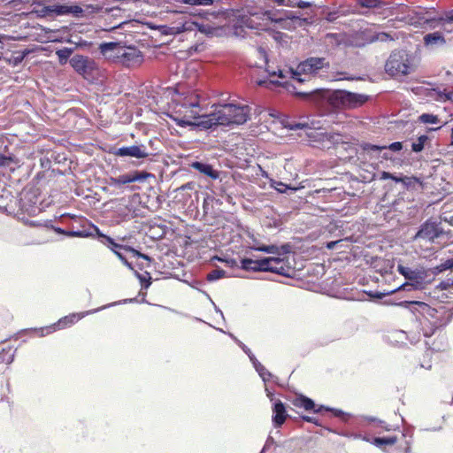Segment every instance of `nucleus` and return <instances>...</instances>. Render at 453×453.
Wrapping results in <instances>:
<instances>
[{"label": "nucleus", "instance_id": "f257e3e1", "mask_svg": "<svg viewBox=\"0 0 453 453\" xmlns=\"http://www.w3.org/2000/svg\"><path fill=\"white\" fill-rule=\"evenodd\" d=\"M396 305L408 310L419 324V329L424 337L429 338L447 326L449 319L444 318V312L431 307L426 303L417 300L401 301Z\"/></svg>", "mask_w": 453, "mask_h": 453}, {"label": "nucleus", "instance_id": "f03ea898", "mask_svg": "<svg viewBox=\"0 0 453 453\" xmlns=\"http://www.w3.org/2000/svg\"><path fill=\"white\" fill-rule=\"evenodd\" d=\"M98 50L105 58L126 67L140 65L144 60L138 47L122 41L103 42L98 45Z\"/></svg>", "mask_w": 453, "mask_h": 453}, {"label": "nucleus", "instance_id": "7ed1b4c3", "mask_svg": "<svg viewBox=\"0 0 453 453\" xmlns=\"http://www.w3.org/2000/svg\"><path fill=\"white\" fill-rule=\"evenodd\" d=\"M250 111L251 108L248 104H224L220 109L207 113L211 124L210 132L219 127H231L245 124L250 119Z\"/></svg>", "mask_w": 453, "mask_h": 453}, {"label": "nucleus", "instance_id": "20e7f679", "mask_svg": "<svg viewBox=\"0 0 453 453\" xmlns=\"http://www.w3.org/2000/svg\"><path fill=\"white\" fill-rule=\"evenodd\" d=\"M293 404L297 408H302L306 411H310L314 414L329 412V417L337 418L341 424L346 426L356 428L360 425L358 418L353 414L346 412L342 409L330 407L325 404H317L313 399L303 394L296 395L293 400Z\"/></svg>", "mask_w": 453, "mask_h": 453}, {"label": "nucleus", "instance_id": "39448f33", "mask_svg": "<svg viewBox=\"0 0 453 453\" xmlns=\"http://www.w3.org/2000/svg\"><path fill=\"white\" fill-rule=\"evenodd\" d=\"M396 271L405 280L403 283L396 288L397 291L422 290L431 282L430 268H426L420 265L410 266L408 264H404L402 259H399Z\"/></svg>", "mask_w": 453, "mask_h": 453}, {"label": "nucleus", "instance_id": "423d86ee", "mask_svg": "<svg viewBox=\"0 0 453 453\" xmlns=\"http://www.w3.org/2000/svg\"><path fill=\"white\" fill-rule=\"evenodd\" d=\"M330 67L329 60L324 57H308L295 68L289 67L288 72L291 80L303 84L319 76L320 73H328Z\"/></svg>", "mask_w": 453, "mask_h": 453}, {"label": "nucleus", "instance_id": "0eeeda50", "mask_svg": "<svg viewBox=\"0 0 453 453\" xmlns=\"http://www.w3.org/2000/svg\"><path fill=\"white\" fill-rule=\"evenodd\" d=\"M58 222L65 226L68 237L94 238L98 240L103 232L87 218L71 213H63L58 217Z\"/></svg>", "mask_w": 453, "mask_h": 453}, {"label": "nucleus", "instance_id": "6e6552de", "mask_svg": "<svg viewBox=\"0 0 453 453\" xmlns=\"http://www.w3.org/2000/svg\"><path fill=\"white\" fill-rule=\"evenodd\" d=\"M101 311V307L96 309L88 310L83 312H73L70 313L69 315L64 316L61 319H59L57 322L53 323L50 326H42V327H34V328H27L19 331L18 334L23 335L27 334H35L36 335L40 337H43L45 335L50 334L57 330H62L67 327L72 326L75 323H77L81 319L85 318L88 315L96 313Z\"/></svg>", "mask_w": 453, "mask_h": 453}, {"label": "nucleus", "instance_id": "1a4fd4ad", "mask_svg": "<svg viewBox=\"0 0 453 453\" xmlns=\"http://www.w3.org/2000/svg\"><path fill=\"white\" fill-rule=\"evenodd\" d=\"M51 203L52 200L47 203L43 200L40 201L39 189L34 187L25 188L20 193L19 199V210L27 213L28 216L37 215Z\"/></svg>", "mask_w": 453, "mask_h": 453}, {"label": "nucleus", "instance_id": "9d476101", "mask_svg": "<svg viewBox=\"0 0 453 453\" xmlns=\"http://www.w3.org/2000/svg\"><path fill=\"white\" fill-rule=\"evenodd\" d=\"M411 71L410 57L406 51L394 50L390 53L385 64L387 74L390 77H400L410 74Z\"/></svg>", "mask_w": 453, "mask_h": 453}, {"label": "nucleus", "instance_id": "9b49d317", "mask_svg": "<svg viewBox=\"0 0 453 453\" xmlns=\"http://www.w3.org/2000/svg\"><path fill=\"white\" fill-rule=\"evenodd\" d=\"M397 7L401 8L400 12L402 13L405 14L403 19L408 24L419 28L428 27L434 29L436 27L437 19H435V17H427V11L424 9H410L407 5L403 4H397Z\"/></svg>", "mask_w": 453, "mask_h": 453}, {"label": "nucleus", "instance_id": "f8f14e48", "mask_svg": "<svg viewBox=\"0 0 453 453\" xmlns=\"http://www.w3.org/2000/svg\"><path fill=\"white\" fill-rule=\"evenodd\" d=\"M447 232L441 226V221L435 218H428L418 226L413 239L434 242L435 240L445 235Z\"/></svg>", "mask_w": 453, "mask_h": 453}, {"label": "nucleus", "instance_id": "ddd939ff", "mask_svg": "<svg viewBox=\"0 0 453 453\" xmlns=\"http://www.w3.org/2000/svg\"><path fill=\"white\" fill-rule=\"evenodd\" d=\"M70 65L76 73L87 81H93L98 71L96 61L81 54H75L70 59Z\"/></svg>", "mask_w": 453, "mask_h": 453}, {"label": "nucleus", "instance_id": "4468645a", "mask_svg": "<svg viewBox=\"0 0 453 453\" xmlns=\"http://www.w3.org/2000/svg\"><path fill=\"white\" fill-rule=\"evenodd\" d=\"M112 153L121 158H134L135 160L132 164L135 166L141 165L145 159L153 155L148 151L147 146L143 143L119 147L114 149Z\"/></svg>", "mask_w": 453, "mask_h": 453}, {"label": "nucleus", "instance_id": "2eb2a0df", "mask_svg": "<svg viewBox=\"0 0 453 453\" xmlns=\"http://www.w3.org/2000/svg\"><path fill=\"white\" fill-rule=\"evenodd\" d=\"M168 117L181 128H188L191 131H206L210 132V123L208 121L207 113L202 115H194V120L188 119L186 116L175 117L168 115Z\"/></svg>", "mask_w": 453, "mask_h": 453}, {"label": "nucleus", "instance_id": "dca6fc26", "mask_svg": "<svg viewBox=\"0 0 453 453\" xmlns=\"http://www.w3.org/2000/svg\"><path fill=\"white\" fill-rule=\"evenodd\" d=\"M150 176H151V174L143 171H133L121 174L118 177H111L109 179L108 185L111 188H120L122 186L129 183L143 181Z\"/></svg>", "mask_w": 453, "mask_h": 453}, {"label": "nucleus", "instance_id": "f3484780", "mask_svg": "<svg viewBox=\"0 0 453 453\" xmlns=\"http://www.w3.org/2000/svg\"><path fill=\"white\" fill-rule=\"evenodd\" d=\"M188 31H197L209 38L221 37L226 35L225 26H212L210 24H203L197 21H187Z\"/></svg>", "mask_w": 453, "mask_h": 453}, {"label": "nucleus", "instance_id": "a211bd4d", "mask_svg": "<svg viewBox=\"0 0 453 453\" xmlns=\"http://www.w3.org/2000/svg\"><path fill=\"white\" fill-rule=\"evenodd\" d=\"M379 179L380 180H391L395 183H400L406 190L414 189L415 185L421 182L420 180L416 176H407L402 173H396L387 171H381L380 173Z\"/></svg>", "mask_w": 453, "mask_h": 453}, {"label": "nucleus", "instance_id": "6ab92c4d", "mask_svg": "<svg viewBox=\"0 0 453 453\" xmlns=\"http://www.w3.org/2000/svg\"><path fill=\"white\" fill-rule=\"evenodd\" d=\"M33 4L37 5L40 8H34L31 11V14H35L38 19L50 18L63 16L62 3H55L53 4L45 5L40 1H35Z\"/></svg>", "mask_w": 453, "mask_h": 453}, {"label": "nucleus", "instance_id": "aec40b11", "mask_svg": "<svg viewBox=\"0 0 453 453\" xmlns=\"http://www.w3.org/2000/svg\"><path fill=\"white\" fill-rule=\"evenodd\" d=\"M272 411V423L273 427L276 429H280L285 423L286 419L291 418L288 413L287 404L280 399L273 401Z\"/></svg>", "mask_w": 453, "mask_h": 453}, {"label": "nucleus", "instance_id": "412c9836", "mask_svg": "<svg viewBox=\"0 0 453 453\" xmlns=\"http://www.w3.org/2000/svg\"><path fill=\"white\" fill-rule=\"evenodd\" d=\"M336 98L349 107H357L365 103L368 96L343 89L336 91Z\"/></svg>", "mask_w": 453, "mask_h": 453}, {"label": "nucleus", "instance_id": "4be33fe9", "mask_svg": "<svg viewBox=\"0 0 453 453\" xmlns=\"http://www.w3.org/2000/svg\"><path fill=\"white\" fill-rule=\"evenodd\" d=\"M97 241L102 244L107 246L123 264L125 260H127L126 255L123 252L126 251V247L127 245H123L116 242V241L112 237L104 233L100 234Z\"/></svg>", "mask_w": 453, "mask_h": 453}, {"label": "nucleus", "instance_id": "5701e85b", "mask_svg": "<svg viewBox=\"0 0 453 453\" xmlns=\"http://www.w3.org/2000/svg\"><path fill=\"white\" fill-rule=\"evenodd\" d=\"M278 17H281L283 19V20L279 24L284 29H290L296 26L301 27L303 24L307 23V19L301 18L296 12L291 11H280Z\"/></svg>", "mask_w": 453, "mask_h": 453}, {"label": "nucleus", "instance_id": "b1692460", "mask_svg": "<svg viewBox=\"0 0 453 453\" xmlns=\"http://www.w3.org/2000/svg\"><path fill=\"white\" fill-rule=\"evenodd\" d=\"M374 42L373 31L369 28L359 29L350 39V44L357 48H363Z\"/></svg>", "mask_w": 453, "mask_h": 453}, {"label": "nucleus", "instance_id": "393cba45", "mask_svg": "<svg viewBox=\"0 0 453 453\" xmlns=\"http://www.w3.org/2000/svg\"><path fill=\"white\" fill-rule=\"evenodd\" d=\"M190 167L200 173L201 174L211 178V180H218L220 172L213 167L208 162L203 160H196L189 164Z\"/></svg>", "mask_w": 453, "mask_h": 453}, {"label": "nucleus", "instance_id": "a878e982", "mask_svg": "<svg viewBox=\"0 0 453 453\" xmlns=\"http://www.w3.org/2000/svg\"><path fill=\"white\" fill-rule=\"evenodd\" d=\"M423 42L426 47L434 48L441 47L446 44V39L440 31L428 33L424 35Z\"/></svg>", "mask_w": 453, "mask_h": 453}, {"label": "nucleus", "instance_id": "bb28decb", "mask_svg": "<svg viewBox=\"0 0 453 453\" xmlns=\"http://www.w3.org/2000/svg\"><path fill=\"white\" fill-rule=\"evenodd\" d=\"M278 87L283 88L288 94L294 96L300 100H308L311 96L312 90L311 91H299L297 88L290 81H280Z\"/></svg>", "mask_w": 453, "mask_h": 453}, {"label": "nucleus", "instance_id": "cd10ccee", "mask_svg": "<svg viewBox=\"0 0 453 453\" xmlns=\"http://www.w3.org/2000/svg\"><path fill=\"white\" fill-rule=\"evenodd\" d=\"M357 13V14H362V15H365L366 12H362V11H359V10H344L343 7H339L335 10H333V11H323V15H324V19L330 22V23H333L338 18L342 17V16H345L346 14L348 13Z\"/></svg>", "mask_w": 453, "mask_h": 453}, {"label": "nucleus", "instance_id": "c85d7f7f", "mask_svg": "<svg viewBox=\"0 0 453 453\" xmlns=\"http://www.w3.org/2000/svg\"><path fill=\"white\" fill-rule=\"evenodd\" d=\"M63 16H72L76 19L86 17L85 9L74 3H62Z\"/></svg>", "mask_w": 453, "mask_h": 453}, {"label": "nucleus", "instance_id": "c756f323", "mask_svg": "<svg viewBox=\"0 0 453 453\" xmlns=\"http://www.w3.org/2000/svg\"><path fill=\"white\" fill-rule=\"evenodd\" d=\"M40 166L42 171L38 172L35 177L38 181L54 176L55 169H51V160L48 157L40 158Z\"/></svg>", "mask_w": 453, "mask_h": 453}, {"label": "nucleus", "instance_id": "7c9ffc66", "mask_svg": "<svg viewBox=\"0 0 453 453\" xmlns=\"http://www.w3.org/2000/svg\"><path fill=\"white\" fill-rule=\"evenodd\" d=\"M280 13V10H263L261 12H254L250 14L258 19H265L277 24L283 20L281 17H278V14Z\"/></svg>", "mask_w": 453, "mask_h": 453}, {"label": "nucleus", "instance_id": "2f4dec72", "mask_svg": "<svg viewBox=\"0 0 453 453\" xmlns=\"http://www.w3.org/2000/svg\"><path fill=\"white\" fill-rule=\"evenodd\" d=\"M355 3L353 10H357V8L381 9L388 5V3L383 0H355Z\"/></svg>", "mask_w": 453, "mask_h": 453}, {"label": "nucleus", "instance_id": "473e14b6", "mask_svg": "<svg viewBox=\"0 0 453 453\" xmlns=\"http://www.w3.org/2000/svg\"><path fill=\"white\" fill-rule=\"evenodd\" d=\"M358 147L365 154L368 155L370 157H372L374 153H381L383 150H385L384 145L372 144L368 142H361L358 144Z\"/></svg>", "mask_w": 453, "mask_h": 453}, {"label": "nucleus", "instance_id": "72a5a7b5", "mask_svg": "<svg viewBox=\"0 0 453 453\" xmlns=\"http://www.w3.org/2000/svg\"><path fill=\"white\" fill-rule=\"evenodd\" d=\"M187 21L182 23L180 26L176 27H169L166 25H161L158 27V29L163 35H177L183 32L188 31L187 28Z\"/></svg>", "mask_w": 453, "mask_h": 453}, {"label": "nucleus", "instance_id": "f704fd0d", "mask_svg": "<svg viewBox=\"0 0 453 453\" xmlns=\"http://www.w3.org/2000/svg\"><path fill=\"white\" fill-rule=\"evenodd\" d=\"M325 429L329 433H333L346 438H352L355 440H361L363 435L362 433H354L340 427L325 426Z\"/></svg>", "mask_w": 453, "mask_h": 453}, {"label": "nucleus", "instance_id": "c9c22d12", "mask_svg": "<svg viewBox=\"0 0 453 453\" xmlns=\"http://www.w3.org/2000/svg\"><path fill=\"white\" fill-rule=\"evenodd\" d=\"M397 441L396 435L390 436H375L372 437L371 444L374 445L379 449H382L384 446L394 445Z\"/></svg>", "mask_w": 453, "mask_h": 453}, {"label": "nucleus", "instance_id": "e433bc0d", "mask_svg": "<svg viewBox=\"0 0 453 453\" xmlns=\"http://www.w3.org/2000/svg\"><path fill=\"white\" fill-rule=\"evenodd\" d=\"M226 35H234L238 38H245L247 32L246 28L242 27V24H240L236 19V22L232 26H226Z\"/></svg>", "mask_w": 453, "mask_h": 453}, {"label": "nucleus", "instance_id": "4c0bfd02", "mask_svg": "<svg viewBox=\"0 0 453 453\" xmlns=\"http://www.w3.org/2000/svg\"><path fill=\"white\" fill-rule=\"evenodd\" d=\"M431 141L428 134H420L417 140L411 142V151L420 153L425 150L426 145Z\"/></svg>", "mask_w": 453, "mask_h": 453}, {"label": "nucleus", "instance_id": "58836bf2", "mask_svg": "<svg viewBox=\"0 0 453 453\" xmlns=\"http://www.w3.org/2000/svg\"><path fill=\"white\" fill-rule=\"evenodd\" d=\"M73 51V48L64 47L61 49H58L56 50V55L58 56L59 65H65L67 63L70 64V59L73 57L72 55Z\"/></svg>", "mask_w": 453, "mask_h": 453}, {"label": "nucleus", "instance_id": "ea45409f", "mask_svg": "<svg viewBox=\"0 0 453 453\" xmlns=\"http://www.w3.org/2000/svg\"><path fill=\"white\" fill-rule=\"evenodd\" d=\"M392 337L395 338V341L397 343H399V346L405 344L404 340L409 339V341L411 344H415L418 342H419V338H420V336L417 335V334H413L411 338H409V335L407 334V333L404 331H402V330L395 332L392 334Z\"/></svg>", "mask_w": 453, "mask_h": 453}, {"label": "nucleus", "instance_id": "a19ab883", "mask_svg": "<svg viewBox=\"0 0 453 453\" xmlns=\"http://www.w3.org/2000/svg\"><path fill=\"white\" fill-rule=\"evenodd\" d=\"M283 127L288 130L296 131V130H307L311 129L310 125L306 121H296V120H289L287 119L283 121Z\"/></svg>", "mask_w": 453, "mask_h": 453}, {"label": "nucleus", "instance_id": "79ce46f5", "mask_svg": "<svg viewBox=\"0 0 453 453\" xmlns=\"http://www.w3.org/2000/svg\"><path fill=\"white\" fill-rule=\"evenodd\" d=\"M452 270L453 267L449 257L446 258L445 260L441 259L439 265L430 268L432 276H437L443 272Z\"/></svg>", "mask_w": 453, "mask_h": 453}, {"label": "nucleus", "instance_id": "37998d69", "mask_svg": "<svg viewBox=\"0 0 453 453\" xmlns=\"http://www.w3.org/2000/svg\"><path fill=\"white\" fill-rule=\"evenodd\" d=\"M271 186L280 194H292L297 190V188L290 184L283 183L282 181L274 180Z\"/></svg>", "mask_w": 453, "mask_h": 453}, {"label": "nucleus", "instance_id": "c03bdc74", "mask_svg": "<svg viewBox=\"0 0 453 453\" xmlns=\"http://www.w3.org/2000/svg\"><path fill=\"white\" fill-rule=\"evenodd\" d=\"M83 9H85V12H88L89 14H96L104 12V7L99 4H82ZM113 10H120L119 7L114 8H106L104 10L105 13H110Z\"/></svg>", "mask_w": 453, "mask_h": 453}, {"label": "nucleus", "instance_id": "a18cd8bd", "mask_svg": "<svg viewBox=\"0 0 453 453\" xmlns=\"http://www.w3.org/2000/svg\"><path fill=\"white\" fill-rule=\"evenodd\" d=\"M238 22L240 24H242V27L249 29H254V30H261V24L256 22L251 18L246 16V15H239L237 17Z\"/></svg>", "mask_w": 453, "mask_h": 453}, {"label": "nucleus", "instance_id": "49530a36", "mask_svg": "<svg viewBox=\"0 0 453 453\" xmlns=\"http://www.w3.org/2000/svg\"><path fill=\"white\" fill-rule=\"evenodd\" d=\"M134 275L139 280L142 290L148 289L150 287V285L152 284V278L150 276V273L148 272H145L144 273H141L138 271H134Z\"/></svg>", "mask_w": 453, "mask_h": 453}, {"label": "nucleus", "instance_id": "de8ad7c7", "mask_svg": "<svg viewBox=\"0 0 453 453\" xmlns=\"http://www.w3.org/2000/svg\"><path fill=\"white\" fill-rule=\"evenodd\" d=\"M362 419L368 421L372 424L374 427L381 428L385 431H392L395 430L393 426L387 424L384 420L379 419L375 417L367 416L362 417Z\"/></svg>", "mask_w": 453, "mask_h": 453}, {"label": "nucleus", "instance_id": "09e8293b", "mask_svg": "<svg viewBox=\"0 0 453 453\" xmlns=\"http://www.w3.org/2000/svg\"><path fill=\"white\" fill-rule=\"evenodd\" d=\"M271 267H272V265H270L268 257H262L260 258L256 259V264L254 265V272L269 273L271 270Z\"/></svg>", "mask_w": 453, "mask_h": 453}, {"label": "nucleus", "instance_id": "8fccbe9b", "mask_svg": "<svg viewBox=\"0 0 453 453\" xmlns=\"http://www.w3.org/2000/svg\"><path fill=\"white\" fill-rule=\"evenodd\" d=\"M222 0H176L177 3L190 6H211L215 3H220Z\"/></svg>", "mask_w": 453, "mask_h": 453}, {"label": "nucleus", "instance_id": "3c124183", "mask_svg": "<svg viewBox=\"0 0 453 453\" xmlns=\"http://www.w3.org/2000/svg\"><path fill=\"white\" fill-rule=\"evenodd\" d=\"M251 250L255 251H260L266 254H273L275 255L277 253V244H264V243H257L255 244Z\"/></svg>", "mask_w": 453, "mask_h": 453}, {"label": "nucleus", "instance_id": "603ef678", "mask_svg": "<svg viewBox=\"0 0 453 453\" xmlns=\"http://www.w3.org/2000/svg\"><path fill=\"white\" fill-rule=\"evenodd\" d=\"M12 350V347L4 348L0 351V363L4 362L7 365H11L15 358L16 349H14L11 354L9 352Z\"/></svg>", "mask_w": 453, "mask_h": 453}, {"label": "nucleus", "instance_id": "864d4df0", "mask_svg": "<svg viewBox=\"0 0 453 453\" xmlns=\"http://www.w3.org/2000/svg\"><path fill=\"white\" fill-rule=\"evenodd\" d=\"M397 292L396 288L388 291V292H380V291H365V293L369 296V299L372 301H380L383 299L385 296L392 295Z\"/></svg>", "mask_w": 453, "mask_h": 453}, {"label": "nucleus", "instance_id": "5fc2aeb1", "mask_svg": "<svg viewBox=\"0 0 453 453\" xmlns=\"http://www.w3.org/2000/svg\"><path fill=\"white\" fill-rule=\"evenodd\" d=\"M58 217L55 216L53 219H46V228L54 231L57 234H63L68 237V231L66 228L55 226L54 221H58Z\"/></svg>", "mask_w": 453, "mask_h": 453}, {"label": "nucleus", "instance_id": "6e6d98bb", "mask_svg": "<svg viewBox=\"0 0 453 453\" xmlns=\"http://www.w3.org/2000/svg\"><path fill=\"white\" fill-rule=\"evenodd\" d=\"M226 276V272L224 269L218 267L215 270L210 272L206 275V280L210 282H213V281L219 280L222 278H225Z\"/></svg>", "mask_w": 453, "mask_h": 453}, {"label": "nucleus", "instance_id": "4d7b16f0", "mask_svg": "<svg viewBox=\"0 0 453 453\" xmlns=\"http://www.w3.org/2000/svg\"><path fill=\"white\" fill-rule=\"evenodd\" d=\"M418 119L423 124H438L440 122L439 117L430 112L422 113Z\"/></svg>", "mask_w": 453, "mask_h": 453}, {"label": "nucleus", "instance_id": "13d9d810", "mask_svg": "<svg viewBox=\"0 0 453 453\" xmlns=\"http://www.w3.org/2000/svg\"><path fill=\"white\" fill-rule=\"evenodd\" d=\"M426 345L428 346V349H432L433 351L440 352L445 350L448 344L445 337L441 336L439 342L434 341L431 345L428 342H426Z\"/></svg>", "mask_w": 453, "mask_h": 453}, {"label": "nucleus", "instance_id": "bf43d9fd", "mask_svg": "<svg viewBox=\"0 0 453 453\" xmlns=\"http://www.w3.org/2000/svg\"><path fill=\"white\" fill-rule=\"evenodd\" d=\"M221 13H225V10H221L219 12H210L209 11H204V10H196L194 12H191L188 10V14H189L191 16H197L202 19H208V15H212L214 17H217L219 14H221Z\"/></svg>", "mask_w": 453, "mask_h": 453}, {"label": "nucleus", "instance_id": "052dcab7", "mask_svg": "<svg viewBox=\"0 0 453 453\" xmlns=\"http://www.w3.org/2000/svg\"><path fill=\"white\" fill-rule=\"evenodd\" d=\"M255 264L256 259H252L250 257H244L240 259V268L243 271L254 272Z\"/></svg>", "mask_w": 453, "mask_h": 453}, {"label": "nucleus", "instance_id": "680f3d73", "mask_svg": "<svg viewBox=\"0 0 453 453\" xmlns=\"http://www.w3.org/2000/svg\"><path fill=\"white\" fill-rule=\"evenodd\" d=\"M134 303H141V300L138 299V296H135V297H133V298L122 299V300H119V301H117V302H113V303L103 305V306H101V311L105 310V309L110 308V307H113V306L119 305V304Z\"/></svg>", "mask_w": 453, "mask_h": 453}, {"label": "nucleus", "instance_id": "e2e57ef3", "mask_svg": "<svg viewBox=\"0 0 453 453\" xmlns=\"http://www.w3.org/2000/svg\"><path fill=\"white\" fill-rule=\"evenodd\" d=\"M373 38L375 42H388L394 41L395 37L388 32H373Z\"/></svg>", "mask_w": 453, "mask_h": 453}, {"label": "nucleus", "instance_id": "0e129e2a", "mask_svg": "<svg viewBox=\"0 0 453 453\" xmlns=\"http://www.w3.org/2000/svg\"><path fill=\"white\" fill-rule=\"evenodd\" d=\"M256 372L258 373L259 377L262 379V380L266 384L268 381H270L273 375L271 372H269L264 365H261Z\"/></svg>", "mask_w": 453, "mask_h": 453}, {"label": "nucleus", "instance_id": "69168bd1", "mask_svg": "<svg viewBox=\"0 0 453 453\" xmlns=\"http://www.w3.org/2000/svg\"><path fill=\"white\" fill-rule=\"evenodd\" d=\"M312 5V3L303 0H288V7H298L300 9H306Z\"/></svg>", "mask_w": 453, "mask_h": 453}, {"label": "nucleus", "instance_id": "338daca9", "mask_svg": "<svg viewBox=\"0 0 453 453\" xmlns=\"http://www.w3.org/2000/svg\"><path fill=\"white\" fill-rule=\"evenodd\" d=\"M436 20V27L441 24L442 22L446 23H453V10L446 12L444 16L435 17Z\"/></svg>", "mask_w": 453, "mask_h": 453}, {"label": "nucleus", "instance_id": "774afa93", "mask_svg": "<svg viewBox=\"0 0 453 453\" xmlns=\"http://www.w3.org/2000/svg\"><path fill=\"white\" fill-rule=\"evenodd\" d=\"M277 253H275L277 256H285L292 252V245L289 242L282 243L280 246L277 245Z\"/></svg>", "mask_w": 453, "mask_h": 453}]
</instances>
